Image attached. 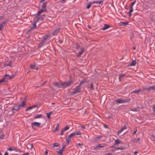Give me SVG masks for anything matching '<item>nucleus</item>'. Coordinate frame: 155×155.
I'll return each instance as SVG.
<instances>
[{"instance_id":"nucleus-56","label":"nucleus","mask_w":155,"mask_h":155,"mask_svg":"<svg viewBox=\"0 0 155 155\" xmlns=\"http://www.w3.org/2000/svg\"><path fill=\"white\" fill-rule=\"evenodd\" d=\"M98 4V2H97V1H95V2H92V4Z\"/></svg>"},{"instance_id":"nucleus-11","label":"nucleus","mask_w":155,"mask_h":155,"mask_svg":"<svg viewBox=\"0 0 155 155\" xmlns=\"http://www.w3.org/2000/svg\"><path fill=\"white\" fill-rule=\"evenodd\" d=\"M102 137V136H98L97 137L94 138L93 140V141L94 143H96L99 140L101 139Z\"/></svg>"},{"instance_id":"nucleus-45","label":"nucleus","mask_w":155,"mask_h":155,"mask_svg":"<svg viewBox=\"0 0 155 155\" xmlns=\"http://www.w3.org/2000/svg\"><path fill=\"white\" fill-rule=\"evenodd\" d=\"M66 147V145H64L61 149V150H62L63 151H64V150L65 149Z\"/></svg>"},{"instance_id":"nucleus-5","label":"nucleus","mask_w":155,"mask_h":155,"mask_svg":"<svg viewBox=\"0 0 155 155\" xmlns=\"http://www.w3.org/2000/svg\"><path fill=\"white\" fill-rule=\"evenodd\" d=\"M15 76L13 74L12 75H9L7 74H6L4 76L3 78L2 79V80H3V82H4V80L5 79H11L13 78Z\"/></svg>"},{"instance_id":"nucleus-39","label":"nucleus","mask_w":155,"mask_h":155,"mask_svg":"<svg viewBox=\"0 0 155 155\" xmlns=\"http://www.w3.org/2000/svg\"><path fill=\"white\" fill-rule=\"evenodd\" d=\"M41 117V114H38L36 115L35 117V119L40 118Z\"/></svg>"},{"instance_id":"nucleus-48","label":"nucleus","mask_w":155,"mask_h":155,"mask_svg":"<svg viewBox=\"0 0 155 155\" xmlns=\"http://www.w3.org/2000/svg\"><path fill=\"white\" fill-rule=\"evenodd\" d=\"M122 128L124 129V130H125L127 129V126L126 125H124V127H122Z\"/></svg>"},{"instance_id":"nucleus-62","label":"nucleus","mask_w":155,"mask_h":155,"mask_svg":"<svg viewBox=\"0 0 155 155\" xmlns=\"http://www.w3.org/2000/svg\"><path fill=\"white\" fill-rule=\"evenodd\" d=\"M8 155V153L7 152H5L4 154V155Z\"/></svg>"},{"instance_id":"nucleus-14","label":"nucleus","mask_w":155,"mask_h":155,"mask_svg":"<svg viewBox=\"0 0 155 155\" xmlns=\"http://www.w3.org/2000/svg\"><path fill=\"white\" fill-rule=\"evenodd\" d=\"M12 61H10L8 63H4V64L3 67H5L8 66H10V67H12Z\"/></svg>"},{"instance_id":"nucleus-35","label":"nucleus","mask_w":155,"mask_h":155,"mask_svg":"<svg viewBox=\"0 0 155 155\" xmlns=\"http://www.w3.org/2000/svg\"><path fill=\"white\" fill-rule=\"evenodd\" d=\"M90 89L91 90H93L94 89V85L92 83L90 84Z\"/></svg>"},{"instance_id":"nucleus-10","label":"nucleus","mask_w":155,"mask_h":155,"mask_svg":"<svg viewBox=\"0 0 155 155\" xmlns=\"http://www.w3.org/2000/svg\"><path fill=\"white\" fill-rule=\"evenodd\" d=\"M81 133L80 131H78L77 132H74L71 133L69 135V137H73L75 135H80Z\"/></svg>"},{"instance_id":"nucleus-52","label":"nucleus","mask_w":155,"mask_h":155,"mask_svg":"<svg viewBox=\"0 0 155 155\" xmlns=\"http://www.w3.org/2000/svg\"><path fill=\"white\" fill-rule=\"evenodd\" d=\"M64 132V131H63L62 130L61 131V135H63V133Z\"/></svg>"},{"instance_id":"nucleus-34","label":"nucleus","mask_w":155,"mask_h":155,"mask_svg":"<svg viewBox=\"0 0 155 155\" xmlns=\"http://www.w3.org/2000/svg\"><path fill=\"white\" fill-rule=\"evenodd\" d=\"M53 112L52 111H51L47 114V117L49 119L50 118V116L51 115V114Z\"/></svg>"},{"instance_id":"nucleus-61","label":"nucleus","mask_w":155,"mask_h":155,"mask_svg":"<svg viewBox=\"0 0 155 155\" xmlns=\"http://www.w3.org/2000/svg\"><path fill=\"white\" fill-rule=\"evenodd\" d=\"M28 154H29V153L28 152H27L25 154H22L21 155H28Z\"/></svg>"},{"instance_id":"nucleus-7","label":"nucleus","mask_w":155,"mask_h":155,"mask_svg":"<svg viewBox=\"0 0 155 155\" xmlns=\"http://www.w3.org/2000/svg\"><path fill=\"white\" fill-rule=\"evenodd\" d=\"M72 81L71 80H70L69 81L65 82L64 83H62V87H66L67 86H70L72 83Z\"/></svg>"},{"instance_id":"nucleus-63","label":"nucleus","mask_w":155,"mask_h":155,"mask_svg":"<svg viewBox=\"0 0 155 155\" xmlns=\"http://www.w3.org/2000/svg\"><path fill=\"white\" fill-rule=\"evenodd\" d=\"M138 151H135L134 152V154H136L138 153Z\"/></svg>"},{"instance_id":"nucleus-18","label":"nucleus","mask_w":155,"mask_h":155,"mask_svg":"<svg viewBox=\"0 0 155 155\" xmlns=\"http://www.w3.org/2000/svg\"><path fill=\"white\" fill-rule=\"evenodd\" d=\"M60 28H58L55 29L53 33V35H57V34L58 32H59L60 30Z\"/></svg>"},{"instance_id":"nucleus-16","label":"nucleus","mask_w":155,"mask_h":155,"mask_svg":"<svg viewBox=\"0 0 155 155\" xmlns=\"http://www.w3.org/2000/svg\"><path fill=\"white\" fill-rule=\"evenodd\" d=\"M142 90L140 89H139L138 90H136L133 91L131 92L132 93H135L137 94H138V93L141 92Z\"/></svg>"},{"instance_id":"nucleus-53","label":"nucleus","mask_w":155,"mask_h":155,"mask_svg":"<svg viewBox=\"0 0 155 155\" xmlns=\"http://www.w3.org/2000/svg\"><path fill=\"white\" fill-rule=\"evenodd\" d=\"M58 42L59 43H62V42H63V41L62 40H59V41H58Z\"/></svg>"},{"instance_id":"nucleus-58","label":"nucleus","mask_w":155,"mask_h":155,"mask_svg":"<svg viewBox=\"0 0 155 155\" xmlns=\"http://www.w3.org/2000/svg\"><path fill=\"white\" fill-rule=\"evenodd\" d=\"M104 127L105 128H108V126L105 124H104Z\"/></svg>"},{"instance_id":"nucleus-15","label":"nucleus","mask_w":155,"mask_h":155,"mask_svg":"<svg viewBox=\"0 0 155 155\" xmlns=\"http://www.w3.org/2000/svg\"><path fill=\"white\" fill-rule=\"evenodd\" d=\"M26 101L25 100L22 101L21 104H19L21 107H24L26 105Z\"/></svg>"},{"instance_id":"nucleus-17","label":"nucleus","mask_w":155,"mask_h":155,"mask_svg":"<svg viewBox=\"0 0 155 155\" xmlns=\"http://www.w3.org/2000/svg\"><path fill=\"white\" fill-rule=\"evenodd\" d=\"M110 26L109 25L107 24H104V27L102 29L103 30H105L106 29L110 27Z\"/></svg>"},{"instance_id":"nucleus-26","label":"nucleus","mask_w":155,"mask_h":155,"mask_svg":"<svg viewBox=\"0 0 155 155\" xmlns=\"http://www.w3.org/2000/svg\"><path fill=\"white\" fill-rule=\"evenodd\" d=\"M84 48H81V51H79L78 54V56H80L84 52Z\"/></svg>"},{"instance_id":"nucleus-3","label":"nucleus","mask_w":155,"mask_h":155,"mask_svg":"<svg viewBox=\"0 0 155 155\" xmlns=\"http://www.w3.org/2000/svg\"><path fill=\"white\" fill-rule=\"evenodd\" d=\"M130 101V99H126L125 100H122L121 99H118L116 100V102L118 104H122L126 102H129Z\"/></svg>"},{"instance_id":"nucleus-64","label":"nucleus","mask_w":155,"mask_h":155,"mask_svg":"<svg viewBox=\"0 0 155 155\" xmlns=\"http://www.w3.org/2000/svg\"><path fill=\"white\" fill-rule=\"evenodd\" d=\"M40 86H36V87L37 88H38L39 87H40Z\"/></svg>"},{"instance_id":"nucleus-2","label":"nucleus","mask_w":155,"mask_h":155,"mask_svg":"<svg viewBox=\"0 0 155 155\" xmlns=\"http://www.w3.org/2000/svg\"><path fill=\"white\" fill-rule=\"evenodd\" d=\"M81 90V87L80 85H78L74 89L73 91L72 92L71 94H74L80 92Z\"/></svg>"},{"instance_id":"nucleus-28","label":"nucleus","mask_w":155,"mask_h":155,"mask_svg":"<svg viewBox=\"0 0 155 155\" xmlns=\"http://www.w3.org/2000/svg\"><path fill=\"white\" fill-rule=\"evenodd\" d=\"M126 148V147H123V146L120 147H116L115 148V149L116 150H123L125 149Z\"/></svg>"},{"instance_id":"nucleus-55","label":"nucleus","mask_w":155,"mask_h":155,"mask_svg":"<svg viewBox=\"0 0 155 155\" xmlns=\"http://www.w3.org/2000/svg\"><path fill=\"white\" fill-rule=\"evenodd\" d=\"M30 145H31V149L33 147V144H32L30 143Z\"/></svg>"},{"instance_id":"nucleus-31","label":"nucleus","mask_w":155,"mask_h":155,"mask_svg":"<svg viewBox=\"0 0 155 155\" xmlns=\"http://www.w3.org/2000/svg\"><path fill=\"white\" fill-rule=\"evenodd\" d=\"M59 124L58 123L57 124V125L55 129L54 130H53V132H55L56 131H58V130H59Z\"/></svg>"},{"instance_id":"nucleus-43","label":"nucleus","mask_w":155,"mask_h":155,"mask_svg":"<svg viewBox=\"0 0 155 155\" xmlns=\"http://www.w3.org/2000/svg\"><path fill=\"white\" fill-rule=\"evenodd\" d=\"M85 81V80L84 79L81 80V81L80 82V85H81L83 83H84Z\"/></svg>"},{"instance_id":"nucleus-29","label":"nucleus","mask_w":155,"mask_h":155,"mask_svg":"<svg viewBox=\"0 0 155 155\" xmlns=\"http://www.w3.org/2000/svg\"><path fill=\"white\" fill-rule=\"evenodd\" d=\"M122 143V142L120 140H119L116 139V140L115 141V143H114V145H117V144L120 143Z\"/></svg>"},{"instance_id":"nucleus-9","label":"nucleus","mask_w":155,"mask_h":155,"mask_svg":"<svg viewBox=\"0 0 155 155\" xmlns=\"http://www.w3.org/2000/svg\"><path fill=\"white\" fill-rule=\"evenodd\" d=\"M21 107L19 105H18L17 106H15L12 108L11 109V111L13 112L14 110H16V111H18L19 110Z\"/></svg>"},{"instance_id":"nucleus-37","label":"nucleus","mask_w":155,"mask_h":155,"mask_svg":"<svg viewBox=\"0 0 155 155\" xmlns=\"http://www.w3.org/2000/svg\"><path fill=\"white\" fill-rule=\"evenodd\" d=\"M63 152V151L61 149L60 150L58 151H57L60 155H62Z\"/></svg>"},{"instance_id":"nucleus-42","label":"nucleus","mask_w":155,"mask_h":155,"mask_svg":"<svg viewBox=\"0 0 155 155\" xmlns=\"http://www.w3.org/2000/svg\"><path fill=\"white\" fill-rule=\"evenodd\" d=\"M130 111H137V108H134L130 110Z\"/></svg>"},{"instance_id":"nucleus-21","label":"nucleus","mask_w":155,"mask_h":155,"mask_svg":"<svg viewBox=\"0 0 155 155\" xmlns=\"http://www.w3.org/2000/svg\"><path fill=\"white\" fill-rule=\"evenodd\" d=\"M126 75V74H120L119 77V81H121V80L122 79V78H123V77H125Z\"/></svg>"},{"instance_id":"nucleus-50","label":"nucleus","mask_w":155,"mask_h":155,"mask_svg":"<svg viewBox=\"0 0 155 155\" xmlns=\"http://www.w3.org/2000/svg\"><path fill=\"white\" fill-rule=\"evenodd\" d=\"M153 110L155 111V105L152 108Z\"/></svg>"},{"instance_id":"nucleus-38","label":"nucleus","mask_w":155,"mask_h":155,"mask_svg":"<svg viewBox=\"0 0 155 155\" xmlns=\"http://www.w3.org/2000/svg\"><path fill=\"white\" fill-rule=\"evenodd\" d=\"M92 4L91 3V2H90L89 3V4H88L86 6V8L87 9H89L90 7H91V6Z\"/></svg>"},{"instance_id":"nucleus-27","label":"nucleus","mask_w":155,"mask_h":155,"mask_svg":"<svg viewBox=\"0 0 155 155\" xmlns=\"http://www.w3.org/2000/svg\"><path fill=\"white\" fill-rule=\"evenodd\" d=\"M7 21L2 22L0 24V27L3 29V27L7 23Z\"/></svg>"},{"instance_id":"nucleus-59","label":"nucleus","mask_w":155,"mask_h":155,"mask_svg":"<svg viewBox=\"0 0 155 155\" xmlns=\"http://www.w3.org/2000/svg\"><path fill=\"white\" fill-rule=\"evenodd\" d=\"M7 150L11 151L12 150V149L11 148H9Z\"/></svg>"},{"instance_id":"nucleus-46","label":"nucleus","mask_w":155,"mask_h":155,"mask_svg":"<svg viewBox=\"0 0 155 155\" xmlns=\"http://www.w3.org/2000/svg\"><path fill=\"white\" fill-rule=\"evenodd\" d=\"M46 81H45L44 82H43V83H42L40 85V87H41L42 86H43L44 85H45V84L46 83Z\"/></svg>"},{"instance_id":"nucleus-23","label":"nucleus","mask_w":155,"mask_h":155,"mask_svg":"<svg viewBox=\"0 0 155 155\" xmlns=\"http://www.w3.org/2000/svg\"><path fill=\"white\" fill-rule=\"evenodd\" d=\"M45 11H46V10L45 9H44L42 8L40 10L38 11V13H37L38 15V16L41 13L44 12H45Z\"/></svg>"},{"instance_id":"nucleus-41","label":"nucleus","mask_w":155,"mask_h":155,"mask_svg":"<svg viewBox=\"0 0 155 155\" xmlns=\"http://www.w3.org/2000/svg\"><path fill=\"white\" fill-rule=\"evenodd\" d=\"M124 130L122 128L120 130H118L117 132L118 135H119Z\"/></svg>"},{"instance_id":"nucleus-1","label":"nucleus","mask_w":155,"mask_h":155,"mask_svg":"<svg viewBox=\"0 0 155 155\" xmlns=\"http://www.w3.org/2000/svg\"><path fill=\"white\" fill-rule=\"evenodd\" d=\"M50 37V35H46L44 36L43 37V40L39 44L38 46L39 47H41L43 45V44L46 42V40H47L48 38Z\"/></svg>"},{"instance_id":"nucleus-24","label":"nucleus","mask_w":155,"mask_h":155,"mask_svg":"<svg viewBox=\"0 0 155 155\" xmlns=\"http://www.w3.org/2000/svg\"><path fill=\"white\" fill-rule=\"evenodd\" d=\"M45 14H43L41 16H40V17L38 18V19L37 20V21H38L39 20H42L44 19V17L45 16Z\"/></svg>"},{"instance_id":"nucleus-12","label":"nucleus","mask_w":155,"mask_h":155,"mask_svg":"<svg viewBox=\"0 0 155 155\" xmlns=\"http://www.w3.org/2000/svg\"><path fill=\"white\" fill-rule=\"evenodd\" d=\"M53 84L55 86L59 87H62V83H59L58 82H54Z\"/></svg>"},{"instance_id":"nucleus-4","label":"nucleus","mask_w":155,"mask_h":155,"mask_svg":"<svg viewBox=\"0 0 155 155\" xmlns=\"http://www.w3.org/2000/svg\"><path fill=\"white\" fill-rule=\"evenodd\" d=\"M136 2V1H135L130 3V9L128 13L130 17L131 16V13L133 11V6L135 4Z\"/></svg>"},{"instance_id":"nucleus-51","label":"nucleus","mask_w":155,"mask_h":155,"mask_svg":"<svg viewBox=\"0 0 155 155\" xmlns=\"http://www.w3.org/2000/svg\"><path fill=\"white\" fill-rule=\"evenodd\" d=\"M4 136V134H2L0 136V139H2Z\"/></svg>"},{"instance_id":"nucleus-8","label":"nucleus","mask_w":155,"mask_h":155,"mask_svg":"<svg viewBox=\"0 0 155 155\" xmlns=\"http://www.w3.org/2000/svg\"><path fill=\"white\" fill-rule=\"evenodd\" d=\"M38 21H37V20L36 21H34L33 25V26L31 28L30 30H28L29 31H31V30L33 29H36L37 28L36 24Z\"/></svg>"},{"instance_id":"nucleus-44","label":"nucleus","mask_w":155,"mask_h":155,"mask_svg":"<svg viewBox=\"0 0 155 155\" xmlns=\"http://www.w3.org/2000/svg\"><path fill=\"white\" fill-rule=\"evenodd\" d=\"M150 90H151L150 86L149 87H146V90L148 91H149Z\"/></svg>"},{"instance_id":"nucleus-6","label":"nucleus","mask_w":155,"mask_h":155,"mask_svg":"<svg viewBox=\"0 0 155 155\" xmlns=\"http://www.w3.org/2000/svg\"><path fill=\"white\" fill-rule=\"evenodd\" d=\"M107 146V144L105 143L100 144L97 146H96L95 147H94L93 150H96L100 148H103Z\"/></svg>"},{"instance_id":"nucleus-54","label":"nucleus","mask_w":155,"mask_h":155,"mask_svg":"<svg viewBox=\"0 0 155 155\" xmlns=\"http://www.w3.org/2000/svg\"><path fill=\"white\" fill-rule=\"evenodd\" d=\"M81 127L83 129L85 128V127L84 126L81 125Z\"/></svg>"},{"instance_id":"nucleus-60","label":"nucleus","mask_w":155,"mask_h":155,"mask_svg":"<svg viewBox=\"0 0 155 155\" xmlns=\"http://www.w3.org/2000/svg\"><path fill=\"white\" fill-rule=\"evenodd\" d=\"M45 155H47V154L48 153V151L47 150H46L45 151Z\"/></svg>"},{"instance_id":"nucleus-22","label":"nucleus","mask_w":155,"mask_h":155,"mask_svg":"<svg viewBox=\"0 0 155 155\" xmlns=\"http://www.w3.org/2000/svg\"><path fill=\"white\" fill-rule=\"evenodd\" d=\"M31 68L32 69L37 70L38 69V67L35 64H32L31 65Z\"/></svg>"},{"instance_id":"nucleus-32","label":"nucleus","mask_w":155,"mask_h":155,"mask_svg":"<svg viewBox=\"0 0 155 155\" xmlns=\"http://www.w3.org/2000/svg\"><path fill=\"white\" fill-rule=\"evenodd\" d=\"M136 61L135 60H133L131 63L130 64V66H134L136 64Z\"/></svg>"},{"instance_id":"nucleus-25","label":"nucleus","mask_w":155,"mask_h":155,"mask_svg":"<svg viewBox=\"0 0 155 155\" xmlns=\"http://www.w3.org/2000/svg\"><path fill=\"white\" fill-rule=\"evenodd\" d=\"M128 24V22H121L120 23V25L122 26H125L127 25Z\"/></svg>"},{"instance_id":"nucleus-30","label":"nucleus","mask_w":155,"mask_h":155,"mask_svg":"<svg viewBox=\"0 0 155 155\" xmlns=\"http://www.w3.org/2000/svg\"><path fill=\"white\" fill-rule=\"evenodd\" d=\"M47 5V3L46 2H44L43 3L42 5L41 6V8L44 9L46 10V6Z\"/></svg>"},{"instance_id":"nucleus-57","label":"nucleus","mask_w":155,"mask_h":155,"mask_svg":"<svg viewBox=\"0 0 155 155\" xmlns=\"http://www.w3.org/2000/svg\"><path fill=\"white\" fill-rule=\"evenodd\" d=\"M137 132V129H136V130H134V133H133V135H134Z\"/></svg>"},{"instance_id":"nucleus-36","label":"nucleus","mask_w":155,"mask_h":155,"mask_svg":"<svg viewBox=\"0 0 155 155\" xmlns=\"http://www.w3.org/2000/svg\"><path fill=\"white\" fill-rule=\"evenodd\" d=\"M59 146V144L57 143H55L54 144L53 147L54 148V147H58Z\"/></svg>"},{"instance_id":"nucleus-33","label":"nucleus","mask_w":155,"mask_h":155,"mask_svg":"<svg viewBox=\"0 0 155 155\" xmlns=\"http://www.w3.org/2000/svg\"><path fill=\"white\" fill-rule=\"evenodd\" d=\"M69 126L67 125L64 128H63L62 130L63 131L65 132L67 130H68V129H69Z\"/></svg>"},{"instance_id":"nucleus-40","label":"nucleus","mask_w":155,"mask_h":155,"mask_svg":"<svg viewBox=\"0 0 155 155\" xmlns=\"http://www.w3.org/2000/svg\"><path fill=\"white\" fill-rule=\"evenodd\" d=\"M124 130L122 128L120 130H118L117 132L118 135H119Z\"/></svg>"},{"instance_id":"nucleus-47","label":"nucleus","mask_w":155,"mask_h":155,"mask_svg":"<svg viewBox=\"0 0 155 155\" xmlns=\"http://www.w3.org/2000/svg\"><path fill=\"white\" fill-rule=\"evenodd\" d=\"M151 90H154L155 89V85L152 86H150Z\"/></svg>"},{"instance_id":"nucleus-49","label":"nucleus","mask_w":155,"mask_h":155,"mask_svg":"<svg viewBox=\"0 0 155 155\" xmlns=\"http://www.w3.org/2000/svg\"><path fill=\"white\" fill-rule=\"evenodd\" d=\"M103 0H101L99 1L98 2V4H101L102 3H103Z\"/></svg>"},{"instance_id":"nucleus-13","label":"nucleus","mask_w":155,"mask_h":155,"mask_svg":"<svg viewBox=\"0 0 155 155\" xmlns=\"http://www.w3.org/2000/svg\"><path fill=\"white\" fill-rule=\"evenodd\" d=\"M31 124L32 127L33 128V126H35L36 127H39L40 125V123L37 122H34L32 123Z\"/></svg>"},{"instance_id":"nucleus-19","label":"nucleus","mask_w":155,"mask_h":155,"mask_svg":"<svg viewBox=\"0 0 155 155\" xmlns=\"http://www.w3.org/2000/svg\"><path fill=\"white\" fill-rule=\"evenodd\" d=\"M36 107H37V106L36 105H35L34 106L28 107L26 108L25 109V111H27L28 110H30L32 109V108H34Z\"/></svg>"},{"instance_id":"nucleus-20","label":"nucleus","mask_w":155,"mask_h":155,"mask_svg":"<svg viewBox=\"0 0 155 155\" xmlns=\"http://www.w3.org/2000/svg\"><path fill=\"white\" fill-rule=\"evenodd\" d=\"M72 137H69V135L68 136V137L66 139V142L67 145H68Z\"/></svg>"}]
</instances>
